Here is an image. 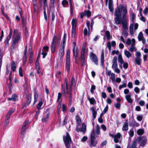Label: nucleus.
<instances>
[{"instance_id": "nucleus-45", "label": "nucleus", "mask_w": 148, "mask_h": 148, "mask_svg": "<svg viewBox=\"0 0 148 148\" xmlns=\"http://www.w3.org/2000/svg\"><path fill=\"white\" fill-rule=\"evenodd\" d=\"M62 96L63 97H66V95L68 94H69V96H70V90L66 91L65 90H64V92H63L62 91Z\"/></svg>"}, {"instance_id": "nucleus-21", "label": "nucleus", "mask_w": 148, "mask_h": 148, "mask_svg": "<svg viewBox=\"0 0 148 148\" xmlns=\"http://www.w3.org/2000/svg\"><path fill=\"white\" fill-rule=\"evenodd\" d=\"M121 135L119 133H117L116 134V136L114 138V141L116 143H118L119 141V139H120L121 137Z\"/></svg>"}, {"instance_id": "nucleus-40", "label": "nucleus", "mask_w": 148, "mask_h": 148, "mask_svg": "<svg viewBox=\"0 0 148 148\" xmlns=\"http://www.w3.org/2000/svg\"><path fill=\"white\" fill-rule=\"evenodd\" d=\"M144 130L143 129H138L137 131V134L139 135H141L144 133Z\"/></svg>"}, {"instance_id": "nucleus-33", "label": "nucleus", "mask_w": 148, "mask_h": 148, "mask_svg": "<svg viewBox=\"0 0 148 148\" xmlns=\"http://www.w3.org/2000/svg\"><path fill=\"white\" fill-rule=\"evenodd\" d=\"M131 96L130 95H128L125 96V98L127 102L129 103H132L133 100L131 98Z\"/></svg>"}, {"instance_id": "nucleus-7", "label": "nucleus", "mask_w": 148, "mask_h": 148, "mask_svg": "<svg viewBox=\"0 0 148 148\" xmlns=\"http://www.w3.org/2000/svg\"><path fill=\"white\" fill-rule=\"evenodd\" d=\"M25 98L27 99V101L24 104L22 105L23 109H24L25 107L28 106L29 105L32 100L31 94L27 95V96H25Z\"/></svg>"}, {"instance_id": "nucleus-5", "label": "nucleus", "mask_w": 148, "mask_h": 148, "mask_svg": "<svg viewBox=\"0 0 148 148\" xmlns=\"http://www.w3.org/2000/svg\"><path fill=\"white\" fill-rule=\"evenodd\" d=\"M57 38V36L54 35L51 43V52L53 54L54 53L56 48Z\"/></svg>"}, {"instance_id": "nucleus-13", "label": "nucleus", "mask_w": 148, "mask_h": 148, "mask_svg": "<svg viewBox=\"0 0 148 148\" xmlns=\"http://www.w3.org/2000/svg\"><path fill=\"white\" fill-rule=\"evenodd\" d=\"M18 97L17 95L15 94H14L12 95L11 97L8 98L7 100L8 101L13 100V101L16 102L18 100Z\"/></svg>"}, {"instance_id": "nucleus-19", "label": "nucleus", "mask_w": 148, "mask_h": 148, "mask_svg": "<svg viewBox=\"0 0 148 148\" xmlns=\"http://www.w3.org/2000/svg\"><path fill=\"white\" fill-rule=\"evenodd\" d=\"M128 129V120H126L124 122V125L122 128L123 131H127Z\"/></svg>"}, {"instance_id": "nucleus-46", "label": "nucleus", "mask_w": 148, "mask_h": 148, "mask_svg": "<svg viewBox=\"0 0 148 148\" xmlns=\"http://www.w3.org/2000/svg\"><path fill=\"white\" fill-rule=\"evenodd\" d=\"M27 55H24L23 58V65H24L27 61Z\"/></svg>"}, {"instance_id": "nucleus-36", "label": "nucleus", "mask_w": 148, "mask_h": 148, "mask_svg": "<svg viewBox=\"0 0 148 148\" xmlns=\"http://www.w3.org/2000/svg\"><path fill=\"white\" fill-rule=\"evenodd\" d=\"M118 62H120L121 64H123L124 62V61L122 58V56L121 54L119 55L118 56Z\"/></svg>"}, {"instance_id": "nucleus-52", "label": "nucleus", "mask_w": 148, "mask_h": 148, "mask_svg": "<svg viewBox=\"0 0 148 148\" xmlns=\"http://www.w3.org/2000/svg\"><path fill=\"white\" fill-rule=\"evenodd\" d=\"M96 133L97 135H99L100 134V127L98 124H97L96 126Z\"/></svg>"}, {"instance_id": "nucleus-6", "label": "nucleus", "mask_w": 148, "mask_h": 148, "mask_svg": "<svg viewBox=\"0 0 148 148\" xmlns=\"http://www.w3.org/2000/svg\"><path fill=\"white\" fill-rule=\"evenodd\" d=\"M82 51H81V66H84L85 64V56L84 55L86 49V46L84 45L82 48Z\"/></svg>"}, {"instance_id": "nucleus-49", "label": "nucleus", "mask_w": 148, "mask_h": 148, "mask_svg": "<svg viewBox=\"0 0 148 148\" xmlns=\"http://www.w3.org/2000/svg\"><path fill=\"white\" fill-rule=\"evenodd\" d=\"M54 11L55 10H53L51 12V15L52 19L51 21L52 22H53L54 20H55V14Z\"/></svg>"}, {"instance_id": "nucleus-15", "label": "nucleus", "mask_w": 148, "mask_h": 148, "mask_svg": "<svg viewBox=\"0 0 148 148\" xmlns=\"http://www.w3.org/2000/svg\"><path fill=\"white\" fill-rule=\"evenodd\" d=\"M108 8L110 11L112 12H113L114 9L113 8V4L112 0H108Z\"/></svg>"}, {"instance_id": "nucleus-64", "label": "nucleus", "mask_w": 148, "mask_h": 148, "mask_svg": "<svg viewBox=\"0 0 148 148\" xmlns=\"http://www.w3.org/2000/svg\"><path fill=\"white\" fill-rule=\"evenodd\" d=\"M68 1L66 0H63L62 1V4L64 6H65L68 5Z\"/></svg>"}, {"instance_id": "nucleus-38", "label": "nucleus", "mask_w": 148, "mask_h": 148, "mask_svg": "<svg viewBox=\"0 0 148 148\" xmlns=\"http://www.w3.org/2000/svg\"><path fill=\"white\" fill-rule=\"evenodd\" d=\"M105 36L108 40H109L110 39L111 36L110 32L109 31H106L105 32Z\"/></svg>"}, {"instance_id": "nucleus-34", "label": "nucleus", "mask_w": 148, "mask_h": 148, "mask_svg": "<svg viewBox=\"0 0 148 148\" xmlns=\"http://www.w3.org/2000/svg\"><path fill=\"white\" fill-rule=\"evenodd\" d=\"M82 127L81 129V132L85 133L86 131V126L84 123L82 124Z\"/></svg>"}, {"instance_id": "nucleus-11", "label": "nucleus", "mask_w": 148, "mask_h": 148, "mask_svg": "<svg viewBox=\"0 0 148 148\" xmlns=\"http://www.w3.org/2000/svg\"><path fill=\"white\" fill-rule=\"evenodd\" d=\"M123 14L122 18H121V22L123 21H127L126 20L127 14V8H124L123 9Z\"/></svg>"}, {"instance_id": "nucleus-26", "label": "nucleus", "mask_w": 148, "mask_h": 148, "mask_svg": "<svg viewBox=\"0 0 148 148\" xmlns=\"http://www.w3.org/2000/svg\"><path fill=\"white\" fill-rule=\"evenodd\" d=\"M16 66L15 62L14 61H12L11 63V69L13 72H14L16 70Z\"/></svg>"}, {"instance_id": "nucleus-62", "label": "nucleus", "mask_w": 148, "mask_h": 148, "mask_svg": "<svg viewBox=\"0 0 148 148\" xmlns=\"http://www.w3.org/2000/svg\"><path fill=\"white\" fill-rule=\"evenodd\" d=\"M141 54L140 53L139 51H137L136 52V58H140V56Z\"/></svg>"}, {"instance_id": "nucleus-41", "label": "nucleus", "mask_w": 148, "mask_h": 148, "mask_svg": "<svg viewBox=\"0 0 148 148\" xmlns=\"http://www.w3.org/2000/svg\"><path fill=\"white\" fill-rule=\"evenodd\" d=\"M127 29H123L122 33V35L125 38H127L128 35V33L127 32Z\"/></svg>"}, {"instance_id": "nucleus-9", "label": "nucleus", "mask_w": 148, "mask_h": 148, "mask_svg": "<svg viewBox=\"0 0 148 148\" xmlns=\"http://www.w3.org/2000/svg\"><path fill=\"white\" fill-rule=\"evenodd\" d=\"M56 0H50L49 3V11L52 10H55L56 5Z\"/></svg>"}, {"instance_id": "nucleus-50", "label": "nucleus", "mask_w": 148, "mask_h": 148, "mask_svg": "<svg viewBox=\"0 0 148 148\" xmlns=\"http://www.w3.org/2000/svg\"><path fill=\"white\" fill-rule=\"evenodd\" d=\"M34 56L33 55H31L29 57V62L30 64H32Z\"/></svg>"}, {"instance_id": "nucleus-30", "label": "nucleus", "mask_w": 148, "mask_h": 148, "mask_svg": "<svg viewBox=\"0 0 148 148\" xmlns=\"http://www.w3.org/2000/svg\"><path fill=\"white\" fill-rule=\"evenodd\" d=\"M77 24V22L76 19H73L71 21L72 27H76Z\"/></svg>"}, {"instance_id": "nucleus-32", "label": "nucleus", "mask_w": 148, "mask_h": 148, "mask_svg": "<svg viewBox=\"0 0 148 148\" xmlns=\"http://www.w3.org/2000/svg\"><path fill=\"white\" fill-rule=\"evenodd\" d=\"M121 24L122 25L123 27L124 28V29H128L127 27V21H121Z\"/></svg>"}, {"instance_id": "nucleus-14", "label": "nucleus", "mask_w": 148, "mask_h": 148, "mask_svg": "<svg viewBox=\"0 0 148 148\" xmlns=\"http://www.w3.org/2000/svg\"><path fill=\"white\" fill-rule=\"evenodd\" d=\"M90 147H95L97 143V141L96 139L95 138H92L90 139Z\"/></svg>"}, {"instance_id": "nucleus-48", "label": "nucleus", "mask_w": 148, "mask_h": 148, "mask_svg": "<svg viewBox=\"0 0 148 148\" xmlns=\"http://www.w3.org/2000/svg\"><path fill=\"white\" fill-rule=\"evenodd\" d=\"M129 29L130 34L132 35L133 34V25L132 24L130 25Z\"/></svg>"}, {"instance_id": "nucleus-3", "label": "nucleus", "mask_w": 148, "mask_h": 148, "mask_svg": "<svg viewBox=\"0 0 148 148\" xmlns=\"http://www.w3.org/2000/svg\"><path fill=\"white\" fill-rule=\"evenodd\" d=\"M137 139V141L140 146L144 147L147 144V140L146 136H138Z\"/></svg>"}, {"instance_id": "nucleus-35", "label": "nucleus", "mask_w": 148, "mask_h": 148, "mask_svg": "<svg viewBox=\"0 0 148 148\" xmlns=\"http://www.w3.org/2000/svg\"><path fill=\"white\" fill-rule=\"evenodd\" d=\"M64 83L65 84L66 89V91L69 90V83L68 79L67 78H65L64 79Z\"/></svg>"}, {"instance_id": "nucleus-55", "label": "nucleus", "mask_w": 148, "mask_h": 148, "mask_svg": "<svg viewBox=\"0 0 148 148\" xmlns=\"http://www.w3.org/2000/svg\"><path fill=\"white\" fill-rule=\"evenodd\" d=\"M110 78L112 82H115V74L114 73H112Z\"/></svg>"}, {"instance_id": "nucleus-24", "label": "nucleus", "mask_w": 148, "mask_h": 148, "mask_svg": "<svg viewBox=\"0 0 148 148\" xmlns=\"http://www.w3.org/2000/svg\"><path fill=\"white\" fill-rule=\"evenodd\" d=\"M65 47H62L60 49L59 51V54L61 57L64 56V54Z\"/></svg>"}, {"instance_id": "nucleus-16", "label": "nucleus", "mask_w": 148, "mask_h": 148, "mask_svg": "<svg viewBox=\"0 0 148 148\" xmlns=\"http://www.w3.org/2000/svg\"><path fill=\"white\" fill-rule=\"evenodd\" d=\"M129 125L130 127H136L139 126V123H137L134 120H132L131 121H130Z\"/></svg>"}, {"instance_id": "nucleus-54", "label": "nucleus", "mask_w": 148, "mask_h": 148, "mask_svg": "<svg viewBox=\"0 0 148 148\" xmlns=\"http://www.w3.org/2000/svg\"><path fill=\"white\" fill-rule=\"evenodd\" d=\"M70 12L71 14H73V7L72 3L71 2H70Z\"/></svg>"}, {"instance_id": "nucleus-27", "label": "nucleus", "mask_w": 148, "mask_h": 148, "mask_svg": "<svg viewBox=\"0 0 148 148\" xmlns=\"http://www.w3.org/2000/svg\"><path fill=\"white\" fill-rule=\"evenodd\" d=\"M27 130V127H24L23 126L21 130V135L22 138H23L25 133Z\"/></svg>"}, {"instance_id": "nucleus-63", "label": "nucleus", "mask_w": 148, "mask_h": 148, "mask_svg": "<svg viewBox=\"0 0 148 148\" xmlns=\"http://www.w3.org/2000/svg\"><path fill=\"white\" fill-rule=\"evenodd\" d=\"M35 65L36 68L40 67L39 62L38 60H36Z\"/></svg>"}, {"instance_id": "nucleus-10", "label": "nucleus", "mask_w": 148, "mask_h": 148, "mask_svg": "<svg viewBox=\"0 0 148 148\" xmlns=\"http://www.w3.org/2000/svg\"><path fill=\"white\" fill-rule=\"evenodd\" d=\"M80 18H83L84 16H87L88 17H89L91 15V12L90 10H86L84 11V12L80 13Z\"/></svg>"}, {"instance_id": "nucleus-17", "label": "nucleus", "mask_w": 148, "mask_h": 148, "mask_svg": "<svg viewBox=\"0 0 148 148\" xmlns=\"http://www.w3.org/2000/svg\"><path fill=\"white\" fill-rule=\"evenodd\" d=\"M34 102L33 105H34L38 101V99L39 96L38 91L36 90L34 94Z\"/></svg>"}, {"instance_id": "nucleus-18", "label": "nucleus", "mask_w": 148, "mask_h": 148, "mask_svg": "<svg viewBox=\"0 0 148 148\" xmlns=\"http://www.w3.org/2000/svg\"><path fill=\"white\" fill-rule=\"evenodd\" d=\"M96 108L95 107H94L93 106H92L91 108V110H92V117L94 118V119H93V120L95 119L97 116V112L95 110Z\"/></svg>"}, {"instance_id": "nucleus-61", "label": "nucleus", "mask_w": 148, "mask_h": 148, "mask_svg": "<svg viewBox=\"0 0 148 148\" xmlns=\"http://www.w3.org/2000/svg\"><path fill=\"white\" fill-rule=\"evenodd\" d=\"M29 123L28 121H25L23 123V126H24V127H27Z\"/></svg>"}, {"instance_id": "nucleus-39", "label": "nucleus", "mask_w": 148, "mask_h": 148, "mask_svg": "<svg viewBox=\"0 0 148 148\" xmlns=\"http://www.w3.org/2000/svg\"><path fill=\"white\" fill-rule=\"evenodd\" d=\"M144 38L143 33L142 32H140L138 36V38L139 41H141Z\"/></svg>"}, {"instance_id": "nucleus-12", "label": "nucleus", "mask_w": 148, "mask_h": 148, "mask_svg": "<svg viewBox=\"0 0 148 148\" xmlns=\"http://www.w3.org/2000/svg\"><path fill=\"white\" fill-rule=\"evenodd\" d=\"M12 38V42L16 43H18V41L21 40V34H17V35L13 36Z\"/></svg>"}, {"instance_id": "nucleus-28", "label": "nucleus", "mask_w": 148, "mask_h": 148, "mask_svg": "<svg viewBox=\"0 0 148 148\" xmlns=\"http://www.w3.org/2000/svg\"><path fill=\"white\" fill-rule=\"evenodd\" d=\"M66 34L64 33V36L63 38L62 42L61 44L62 47H65V42L66 40Z\"/></svg>"}, {"instance_id": "nucleus-1", "label": "nucleus", "mask_w": 148, "mask_h": 148, "mask_svg": "<svg viewBox=\"0 0 148 148\" xmlns=\"http://www.w3.org/2000/svg\"><path fill=\"white\" fill-rule=\"evenodd\" d=\"M124 8H127L126 7L122 6L121 7L117 6L115 9L114 12V16L115 17L114 18V21L116 23L118 24L121 23V12Z\"/></svg>"}, {"instance_id": "nucleus-8", "label": "nucleus", "mask_w": 148, "mask_h": 148, "mask_svg": "<svg viewBox=\"0 0 148 148\" xmlns=\"http://www.w3.org/2000/svg\"><path fill=\"white\" fill-rule=\"evenodd\" d=\"M90 58L95 64L98 65V59L96 54L92 52L90 55Z\"/></svg>"}, {"instance_id": "nucleus-43", "label": "nucleus", "mask_w": 148, "mask_h": 148, "mask_svg": "<svg viewBox=\"0 0 148 148\" xmlns=\"http://www.w3.org/2000/svg\"><path fill=\"white\" fill-rule=\"evenodd\" d=\"M124 53L125 55L128 58H129L132 55L131 54L130 52L127 50H125V51Z\"/></svg>"}, {"instance_id": "nucleus-22", "label": "nucleus", "mask_w": 148, "mask_h": 148, "mask_svg": "<svg viewBox=\"0 0 148 148\" xmlns=\"http://www.w3.org/2000/svg\"><path fill=\"white\" fill-rule=\"evenodd\" d=\"M75 119L77 123V127H78L80 125L81 119L78 115H77L75 116Z\"/></svg>"}, {"instance_id": "nucleus-29", "label": "nucleus", "mask_w": 148, "mask_h": 148, "mask_svg": "<svg viewBox=\"0 0 148 148\" xmlns=\"http://www.w3.org/2000/svg\"><path fill=\"white\" fill-rule=\"evenodd\" d=\"M76 27H72L71 37L75 38L76 34Z\"/></svg>"}, {"instance_id": "nucleus-56", "label": "nucleus", "mask_w": 148, "mask_h": 148, "mask_svg": "<svg viewBox=\"0 0 148 148\" xmlns=\"http://www.w3.org/2000/svg\"><path fill=\"white\" fill-rule=\"evenodd\" d=\"M14 112V110L13 108H11L9 110L7 114L8 115H11Z\"/></svg>"}, {"instance_id": "nucleus-53", "label": "nucleus", "mask_w": 148, "mask_h": 148, "mask_svg": "<svg viewBox=\"0 0 148 148\" xmlns=\"http://www.w3.org/2000/svg\"><path fill=\"white\" fill-rule=\"evenodd\" d=\"M24 33H25V35L26 37H27L28 36L29 34H28V30L27 29V28L26 27H24Z\"/></svg>"}, {"instance_id": "nucleus-37", "label": "nucleus", "mask_w": 148, "mask_h": 148, "mask_svg": "<svg viewBox=\"0 0 148 148\" xmlns=\"http://www.w3.org/2000/svg\"><path fill=\"white\" fill-rule=\"evenodd\" d=\"M16 43L13 42H12L10 47V50L12 52H13V50L15 49L16 47L15 45Z\"/></svg>"}, {"instance_id": "nucleus-58", "label": "nucleus", "mask_w": 148, "mask_h": 148, "mask_svg": "<svg viewBox=\"0 0 148 148\" xmlns=\"http://www.w3.org/2000/svg\"><path fill=\"white\" fill-rule=\"evenodd\" d=\"M18 30L17 29H14L13 31V36L17 35V34H20L18 33Z\"/></svg>"}, {"instance_id": "nucleus-31", "label": "nucleus", "mask_w": 148, "mask_h": 148, "mask_svg": "<svg viewBox=\"0 0 148 148\" xmlns=\"http://www.w3.org/2000/svg\"><path fill=\"white\" fill-rule=\"evenodd\" d=\"M88 99L90 104L94 105L96 103V101L93 97H92L90 98L88 97Z\"/></svg>"}, {"instance_id": "nucleus-23", "label": "nucleus", "mask_w": 148, "mask_h": 148, "mask_svg": "<svg viewBox=\"0 0 148 148\" xmlns=\"http://www.w3.org/2000/svg\"><path fill=\"white\" fill-rule=\"evenodd\" d=\"M104 52L103 50L102 51L101 56V65L102 66H103L104 63Z\"/></svg>"}, {"instance_id": "nucleus-44", "label": "nucleus", "mask_w": 148, "mask_h": 148, "mask_svg": "<svg viewBox=\"0 0 148 148\" xmlns=\"http://www.w3.org/2000/svg\"><path fill=\"white\" fill-rule=\"evenodd\" d=\"M137 142H138V141H137V139L136 138L134 141L133 142L132 145L131 147H136L137 145Z\"/></svg>"}, {"instance_id": "nucleus-51", "label": "nucleus", "mask_w": 148, "mask_h": 148, "mask_svg": "<svg viewBox=\"0 0 148 148\" xmlns=\"http://www.w3.org/2000/svg\"><path fill=\"white\" fill-rule=\"evenodd\" d=\"M95 132L94 130L91 132L90 134V139L95 138Z\"/></svg>"}, {"instance_id": "nucleus-59", "label": "nucleus", "mask_w": 148, "mask_h": 148, "mask_svg": "<svg viewBox=\"0 0 148 148\" xmlns=\"http://www.w3.org/2000/svg\"><path fill=\"white\" fill-rule=\"evenodd\" d=\"M8 86L10 91V92H11L12 91V90L13 88L12 82H10L9 83L8 85Z\"/></svg>"}, {"instance_id": "nucleus-47", "label": "nucleus", "mask_w": 148, "mask_h": 148, "mask_svg": "<svg viewBox=\"0 0 148 148\" xmlns=\"http://www.w3.org/2000/svg\"><path fill=\"white\" fill-rule=\"evenodd\" d=\"M22 19L21 22L22 24L23 27H25L26 26V19L24 18H21Z\"/></svg>"}, {"instance_id": "nucleus-2", "label": "nucleus", "mask_w": 148, "mask_h": 148, "mask_svg": "<svg viewBox=\"0 0 148 148\" xmlns=\"http://www.w3.org/2000/svg\"><path fill=\"white\" fill-rule=\"evenodd\" d=\"M63 140L66 148H71V145L72 141L71 138L68 132H66V136H64Z\"/></svg>"}, {"instance_id": "nucleus-20", "label": "nucleus", "mask_w": 148, "mask_h": 148, "mask_svg": "<svg viewBox=\"0 0 148 148\" xmlns=\"http://www.w3.org/2000/svg\"><path fill=\"white\" fill-rule=\"evenodd\" d=\"M50 113L49 112L47 113L46 116H44L41 119V121L42 122H45V123L47 122L50 115Z\"/></svg>"}, {"instance_id": "nucleus-60", "label": "nucleus", "mask_w": 148, "mask_h": 148, "mask_svg": "<svg viewBox=\"0 0 148 148\" xmlns=\"http://www.w3.org/2000/svg\"><path fill=\"white\" fill-rule=\"evenodd\" d=\"M19 73L20 76L22 77L23 76L22 72V69L21 67H20L19 69Z\"/></svg>"}, {"instance_id": "nucleus-57", "label": "nucleus", "mask_w": 148, "mask_h": 148, "mask_svg": "<svg viewBox=\"0 0 148 148\" xmlns=\"http://www.w3.org/2000/svg\"><path fill=\"white\" fill-rule=\"evenodd\" d=\"M5 124L4 125L3 129L5 130L7 126L9 123V121L5 120Z\"/></svg>"}, {"instance_id": "nucleus-25", "label": "nucleus", "mask_w": 148, "mask_h": 148, "mask_svg": "<svg viewBox=\"0 0 148 148\" xmlns=\"http://www.w3.org/2000/svg\"><path fill=\"white\" fill-rule=\"evenodd\" d=\"M39 103L37 106L36 108L38 110H40L41 109V107L43 103L42 101V98L40 99L39 100Z\"/></svg>"}, {"instance_id": "nucleus-4", "label": "nucleus", "mask_w": 148, "mask_h": 148, "mask_svg": "<svg viewBox=\"0 0 148 148\" xmlns=\"http://www.w3.org/2000/svg\"><path fill=\"white\" fill-rule=\"evenodd\" d=\"M71 52L69 49H68L66 51V66L67 71L69 73L70 70V57Z\"/></svg>"}, {"instance_id": "nucleus-42", "label": "nucleus", "mask_w": 148, "mask_h": 148, "mask_svg": "<svg viewBox=\"0 0 148 148\" xmlns=\"http://www.w3.org/2000/svg\"><path fill=\"white\" fill-rule=\"evenodd\" d=\"M141 58H136L135 61L136 63L138 65H141Z\"/></svg>"}]
</instances>
